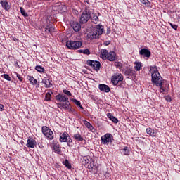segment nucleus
Listing matches in <instances>:
<instances>
[{
  "label": "nucleus",
  "mask_w": 180,
  "mask_h": 180,
  "mask_svg": "<svg viewBox=\"0 0 180 180\" xmlns=\"http://www.w3.org/2000/svg\"><path fill=\"white\" fill-rule=\"evenodd\" d=\"M56 101H60V103H57L58 108L60 109H69L71 112V104L70 103V101H68V96H65V94H59L56 95Z\"/></svg>",
  "instance_id": "nucleus-1"
},
{
  "label": "nucleus",
  "mask_w": 180,
  "mask_h": 180,
  "mask_svg": "<svg viewBox=\"0 0 180 180\" xmlns=\"http://www.w3.org/2000/svg\"><path fill=\"white\" fill-rule=\"evenodd\" d=\"M150 72H151L152 74L151 77L153 84H154V85H156V86L157 85H161V82L164 81V79H162L160 72H158L157 66H150Z\"/></svg>",
  "instance_id": "nucleus-2"
},
{
  "label": "nucleus",
  "mask_w": 180,
  "mask_h": 180,
  "mask_svg": "<svg viewBox=\"0 0 180 180\" xmlns=\"http://www.w3.org/2000/svg\"><path fill=\"white\" fill-rule=\"evenodd\" d=\"M103 33V26L96 25L93 30V32L88 34L90 39H99V37Z\"/></svg>",
  "instance_id": "nucleus-3"
},
{
  "label": "nucleus",
  "mask_w": 180,
  "mask_h": 180,
  "mask_svg": "<svg viewBox=\"0 0 180 180\" xmlns=\"http://www.w3.org/2000/svg\"><path fill=\"white\" fill-rule=\"evenodd\" d=\"M82 46V42L81 41L69 40L66 42V47H68L69 50H78V49H81Z\"/></svg>",
  "instance_id": "nucleus-4"
},
{
  "label": "nucleus",
  "mask_w": 180,
  "mask_h": 180,
  "mask_svg": "<svg viewBox=\"0 0 180 180\" xmlns=\"http://www.w3.org/2000/svg\"><path fill=\"white\" fill-rule=\"evenodd\" d=\"M123 75L122 73H116L112 75L111 78V82L113 85H117V86H122V84H123Z\"/></svg>",
  "instance_id": "nucleus-5"
},
{
  "label": "nucleus",
  "mask_w": 180,
  "mask_h": 180,
  "mask_svg": "<svg viewBox=\"0 0 180 180\" xmlns=\"http://www.w3.org/2000/svg\"><path fill=\"white\" fill-rule=\"evenodd\" d=\"M156 86L160 87V92L163 94V95H167L168 91H169V83L166 80H162L160 85H157Z\"/></svg>",
  "instance_id": "nucleus-6"
},
{
  "label": "nucleus",
  "mask_w": 180,
  "mask_h": 180,
  "mask_svg": "<svg viewBox=\"0 0 180 180\" xmlns=\"http://www.w3.org/2000/svg\"><path fill=\"white\" fill-rule=\"evenodd\" d=\"M41 131L44 136H45L49 140H53V139H54V133H53V131H51L49 127L43 126Z\"/></svg>",
  "instance_id": "nucleus-7"
},
{
  "label": "nucleus",
  "mask_w": 180,
  "mask_h": 180,
  "mask_svg": "<svg viewBox=\"0 0 180 180\" xmlns=\"http://www.w3.org/2000/svg\"><path fill=\"white\" fill-rule=\"evenodd\" d=\"M113 141V135L112 134L107 133L101 136V144L109 146L110 143Z\"/></svg>",
  "instance_id": "nucleus-8"
},
{
  "label": "nucleus",
  "mask_w": 180,
  "mask_h": 180,
  "mask_svg": "<svg viewBox=\"0 0 180 180\" xmlns=\"http://www.w3.org/2000/svg\"><path fill=\"white\" fill-rule=\"evenodd\" d=\"M88 65H90V67H92L94 70L96 71H99L101 70V63L99 61H95V60H87Z\"/></svg>",
  "instance_id": "nucleus-9"
},
{
  "label": "nucleus",
  "mask_w": 180,
  "mask_h": 180,
  "mask_svg": "<svg viewBox=\"0 0 180 180\" xmlns=\"http://www.w3.org/2000/svg\"><path fill=\"white\" fill-rule=\"evenodd\" d=\"M89 19H91V13L88 11H84L80 18L81 23H86Z\"/></svg>",
  "instance_id": "nucleus-10"
},
{
  "label": "nucleus",
  "mask_w": 180,
  "mask_h": 180,
  "mask_svg": "<svg viewBox=\"0 0 180 180\" xmlns=\"http://www.w3.org/2000/svg\"><path fill=\"white\" fill-rule=\"evenodd\" d=\"M60 141L61 143H67L71 141V136L67 132H64L60 134Z\"/></svg>",
  "instance_id": "nucleus-11"
},
{
  "label": "nucleus",
  "mask_w": 180,
  "mask_h": 180,
  "mask_svg": "<svg viewBox=\"0 0 180 180\" xmlns=\"http://www.w3.org/2000/svg\"><path fill=\"white\" fill-rule=\"evenodd\" d=\"M70 25L75 32L81 30V24L77 21H70Z\"/></svg>",
  "instance_id": "nucleus-12"
},
{
  "label": "nucleus",
  "mask_w": 180,
  "mask_h": 180,
  "mask_svg": "<svg viewBox=\"0 0 180 180\" xmlns=\"http://www.w3.org/2000/svg\"><path fill=\"white\" fill-rule=\"evenodd\" d=\"M37 143L36 142V140L32 137H29L27 142V147L28 148H34L36 147Z\"/></svg>",
  "instance_id": "nucleus-13"
},
{
  "label": "nucleus",
  "mask_w": 180,
  "mask_h": 180,
  "mask_svg": "<svg viewBox=\"0 0 180 180\" xmlns=\"http://www.w3.org/2000/svg\"><path fill=\"white\" fill-rule=\"evenodd\" d=\"M140 56H144L147 58L151 57V51L147 49H142L139 51Z\"/></svg>",
  "instance_id": "nucleus-14"
},
{
  "label": "nucleus",
  "mask_w": 180,
  "mask_h": 180,
  "mask_svg": "<svg viewBox=\"0 0 180 180\" xmlns=\"http://www.w3.org/2000/svg\"><path fill=\"white\" fill-rule=\"evenodd\" d=\"M53 148L55 153H57L58 154H60V153H61V146H60V143H58V142L53 141Z\"/></svg>",
  "instance_id": "nucleus-15"
},
{
  "label": "nucleus",
  "mask_w": 180,
  "mask_h": 180,
  "mask_svg": "<svg viewBox=\"0 0 180 180\" xmlns=\"http://www.w3.org/2000/svg\"><path fill=\"white\" fill-rule=\"evenodd\" d=\"M0 4L3 9H5L6 11H9V9H11V6L7 0H0Z\"/></svg>",
  "instance_id": "nucleus-16"
},
{
  "label": "nucleus",
  "mask_w": 180,
  "mask_h": 180,
  "mask_svg": "<svg viewBox=\"0 0 180 180\" xmlns=\"http://www.w3.org/2000/svg\"><path fill=\"white\" fill-rule=\"evenodd\" d=\"M106 60H108V61H115L116 60V53L115 51H110L107 55Z\"/></svg>",
  "instance_id": "nucleus-17"
},
{
  "label": "nucleus",
  "mask_w": 180,
  "mask_h": 180,
  "mask_svg": "<svg viewBox=\"0 0 180 180\" xmlns=\"http://www.w3.org/2000/svg\"><path fill=\"white\" fill-rule=\"evenodd\" d=\"M84 124L92 133H95V131H96V129L94 128V126H92V124L91 123H89V122H88L86 120H84Z\"/></svg>",
  "instance_id": "nucleus-18"
},
{
  "label": "nucleus",
  "mask_w": 180,
  "mask_h": 180,
  "mask_svg": "<svg viewBox=\"0 0 180 180\" xmlns=\"http://www.w3.org/2000/svg\"><path fill=\"white\" fill-rule=\"evenodd\" d=\"M98 88L100 91H102V92H110V88L108 87L106 84H100Z\"/></svg>",
  "instance_id": "nucleus-19"
},
{
  "label": "nucleus",
  "mask_w": 180,
  "mask_h": 180,
  "mask_svg": "<svg viewBox=\"0 0 180 180\" xmlns=\"http://www.w3.org/2000/svg\"><path fill=\"white\" fill-rule=\"evenodd\" d=\"M87 168L90 172H92L94 168L98 170V166L95 165V161L94 160H91V162L88 165Z\"/></svg>",
  "instance_id": "nucleus-20"
},
{
  "label": "nucleus",
  "mask_w": 180,
  "mask_h": 180,
  "mask_svg": "<svg viewBox=\"0 0 180 180\" xmlns=\"http://www.w3.org/2000/svg\"><path fill=\"white\" fill-rule=\"evenodd\" d=\"M108 54H109V51L106 49H102L101 51V58H103V60H106Z\"/></svg>",
  "instance_id": "nucleus-21"
},
{
  "label": "nucleus",
  "mask_w": 180,
  "mask_h": 180,
  "mask_svg": "<svg viewBox=\"0 0 180 180\" xmlns=\"http://www.w3.org/2000/svg\"><path fill=\"white\" fill-rule=\"evenodd\" d=\"M91 160H92V158H91V156L89 155L84 156L83 158V161H82L83 165H86V164H89Z\"/></svg>",
  "instance_id": "nucleus-22"
},
{
  "label": "nucleus",
  "mask_w": 180,
  "mask_h": 180,
  "mask_svg": "<svg viewBox=\"0 0 180 180\" xmlns=\"http://www.w3.org/2000/svg\"><path fill=\"white\" fill-rule=\"evenodd\" d=\"M73 139L76 140V141H84V137L79 133H76L73 136Z\"/></svg>",
  "instance_id": "nucleus-23"
},
{
  "label": "nucleus",
  "mask_w": 180,
  "mask_h": 180,
  "mask_svg": "<svg viewBox=\"0 0 180 180\" xmlns=\"http://www.w3.org/2000/svg\"><path fill=\"white\" fill-rule=\"evenodd\" d=\"M107 117H108V119H110V120L113 122V123H119V120H117L116 117L112 115V113H108Z\"/></svg>",
  "instance_id": "nucleus-24"
},
{
  "label": "nucleus",
  "mask_w": 180,
  "mask_h": 180,
  "mask_svg": "<svg viewBox=\"0 0 180 180\" xmlns=\"http://www.w3.org/2000/svg\"><path fill=\"white\" fill-rule=\"evenodd\" d=\"M42 84H44L45 88H51V86H53V84H51L49 79H43Z\"/></svg>",
  "instance_id": "nucleus-25"
},
{
  "label": "nucleus",
  "mask_w": 180,
  "mask_h": 180,
  "mask_svg": "<svg viewBox=\"0 0 180 180\" xmlns=\"http://www.w3.org/2000/svg\"><path fill=\"white\" fill-rule=\"evenodd\" d=\"M134 64H135L134 70L136 71H141V70H143V66L141 65V62H135Z\"/></svg>",
  "instance_id": "nucleus-26"
},
{
  "label": "nucleus",
  "mask_w": 180,
  "mask_h": 180,
  "mask_svg": "<svg viewBox=\"0 0 180 180\" xmlns=\"http://www.w3.org/2000/svg\"><path fill=\"white\" fill-rule=\"evenodd\" d=\"M146 133L149 134V136H151V137H155V131L152 128H147Z\"/></svg>",
  "instance_id": "nucleus-27"
},
{
  "label": "nucleus",
  "mask_w": 180,
  "mask_h": 180,
  "mask_svg": "<svg viewBox=\"0 0 180 180\" xmlns=\"http://www.w3.org/2000/svg\"><path fill=\"white\" fill-rule=\"evenodd\" d=\"M27 79H29L30 84H32V85H36V84H37V79H34V77H33V76H28Z\"/></svg>",
  "instance_id": "nucleus-28"
},
{
  "label": "nucleus",
  "mask_w": 180,
  "mask_h": 180,
  "mask_svg": "<svg viewBox=\"0 0 180 180\" xmlns=\"http://www.w3.org/2000/svg\"><path fill=\"white\" fill-rule=\"evenodd\" d=\"M70 101L73 102V103L76 104L77 106H79L80 109H84V107L81 105V102L75 98H71Z\"/></svg>",
  "instance_id": "nucleus-29"
},
{
  "label": "nucleus",
  "mask_w": 180,
  "mask_h": 180,
  "mask_svg": "<svg viewBox=\"0 0 180 180\" xmlns=\"http://www.w3.org/2000/svg\"><path fill=\"white\" fill-rule=\"evenodd\" d=\"M48 32L51 34V33H54L56 32V28H54V26L51 25H47Z\"/></svg>",
  "instance_id": "nucleus-30"
},
{
  "label": "nucleus",
  "mask_w": 180,
  "mask_h": 180,
  "mask_svg": "<svg viewBox=\"0 0 180 180\" xmlns=\"http://www.w3.org/2000/svg\"><path fill=\"white\" fill-rule=\"evenodd\" d=\"M63 165H65L66 167V168L68 169H71V168H72V166L71 165V163H70V162L68 161V160H65L63 162Z\"/></svg>",
  "instance_id": "nucleus-31"
},
{
  "label": "nucleus",
  "mask_w": 180,
  "mask_h": 180,
  "mask_svg": "<svg viewBox=\"0 0 180 180\" xmlns=\"http://www.w3.org/2000/svg\"><path fill=\"white\" fill-rule=\"evenodd\" d=\"M91 22L95 24L98 23L99 22V18H98V15L93 14V16L91 17Z\"/></svg>",
  "instance_id": "nucleus-32"
},
{
  "label": "nucleus",
  "mask_w": 180,
  "mask_h": 180,
  "mask_svg": "<svg viewBox=\"0 0 180 180\" xmlns=\"http://www.w3.org/2000/svg\"><path fill=\"white\" fill-rule=\"evenodd\" d=\"M35 70L38 72H41V73H43L44 72L45 70H44V68H43V66H41V65H37L35 67Z\"/></svg>",
  "instance_id": "nucleus-33"
},
{
  "label": "nucleus",
  "mask_w": 180,
  "mask_h": 180,
  "mask_svg": "<svg viewBox=\"0 0 180 180\" xmlns=\"http://www.w3.org/2000/svg\"><path fill=\"white\" fill-rule=\"evenodd\" d=\"M122 151L124 153V155H130V149H129V147H124Z\"/></svg>",
  "instance_id": "nucleus-34"
},
{
  "label": "nucleus",
  "mask_w": 180,
  "mask_h": 180,
  "mask_svg": "<svg viewBox=\"0 0 180 180\" xmlns=\"http://www.w3.org/2000/svg\"><path fill=\"white\" fill-rule=\"evenodd\" d=\"M53 93L51 91L47 92L45 96V101L49 102V101H51V94Z\"/></svg>",
  "instance_id": "nucleus-35"
},
{
  "label": "nucleus",
  "mask_w": 180,
  "mask_h": 180,
  "mask_svg": "<svg viewBox=\"0 0 180 180\" xmlns=\"http://www.w3.org/2000/svg\"><path fill=\"white\" fill-rule=\"evenodd\" d=\"M114 65H115L117 68H119V70H122V68L123 67V63L119 61H116L115 62Z\"/></svg>",
  "instance_id": "nucleus-36"
},
{
  "label": "nucleus",
  "mask_w": 180,
  "mask_h": 180,
  "mask_svg": "<svg viewBox=\"0 0 180 180\" xmlns=\"http://www.w3.org/2000/svg\"><path fill=\"white\" fill-rule=\"evenodd\" d=\"M140 2L145 5V6H148L150 5V1L148 0H140Z\"/></svg>",
  "instance_id": "nucleus-37"
},
{
  "label": "nucleus",
  "mask_w": 180,
  "mask_h": 180,
  "mask_svg": "<svg viewBox=\"0 0 180 180\" xmlns=\"http://www.w3.org/2000/svg\"><path fill=\"white\" fill-rule=\"evenodd\" d=\"M63 94H65V95L66 96H72V94H71V91L67 90V89H64L63 90Z\"/></svg>",
  "instance_id": "nucleus-38"
},
{
  "label": "nucleus",
  "mask_w": 180,
  "mask_h": 180,
  "mask_svg": "<svg viewBox=\"0 0 180 180\" xmlns=\"http://www.w3.org/2000/svg\"><path fill=\"white\" fill-rule=\"evenodd\" d=\"M2 78H4L7 81H11V77H9V75L8 74H4L1 75Z\"/></svg>",
  "instance_id": "nucleus-39"
},
{
  "label": "nucleus",
  "mask_w": 180,
  "mask_h": 180,
  "mask_svg": "<svg viewBox=\"0 0 180 180\" xmlns=\"http://www.w3.org/2000/svg\"><path fill=\"white\" fill-rule=\"evenodd\" d=\"M81 52L83 53V54H86L87 56H89L91 54V51H89V49H86L84 50H81Z\"/></svg>",
  "instance_id": "nucleus-40"
},
{
  "label": "nucleus",
  "mask_w": 180,
  "mask_h": 180,
  "mask_svg": "<svg viewBox=\"0 0 180 180\" xmlns=\"http://www.w3.org/2000/svg\"><path fill=\"white\" fill-rule=\"evenodd\" d=\"M169 25H170L171 27H172V29H174V30H178V25L172 24L171 22H169Z\"/></svg>",
  "instance_id": "nucleus-41"
},
{
  "label": "nucleus",
  "mask_w": 180,
  "mask_h": 180,
  "mask_svg": "<svg viewBox=\"0 0 180 180\" xmlns=\"http://www.w3.org/2000/svg\"><path fill=\"white\" fill-rule=\"evenodd\" d=\"M20 12L23 16H25V17L27 16V13H26V12L25 11V9H23V8H20Z\"/></svg>",
  "instance_id": "nucleus-42"
},
{
  "label": "nucleus",
  "mask_w": 180,
  "mask_h": 180,
  "mask_svg": "<svg viewBox=\"0 0 180 180\" xmlns=\"http://www.w3.org/2000/svg\"><path fill=\"white\" fill-rule=\"evenodd\" d=\"M16 75H17V77L18 78L19 81L20 82H23V77H22V76H20V75L16 73Z\"/></svg>",
  "instance_id": "nucleus-43"
},
{
  "label": "nucleus",
  "mask_w": 180,
  "mask_h": 180,
  "mask_svg": "<svg viewBox=\"0 0 180 180\" xmlns=\"http://www.w3.org/2000/svg\"><path fill=\"white\" fill-rule=\"evenodd\" d=\"M165 99L167 102H171V101H172V99L171 98V96H165Z\"/></svg>",
  "instance_id": "nucleus-44"
},
{
  "label": "nucleus",
  "mask_w": 180,
  "mask_h": 180,
  "mask_svg": "<svg viewBox=\"0 0 180 180\" xmlns=\"http://www.w3.org/2000/svg\"><path fill=\"white\" fill-rule=\"evenodd\" d=\"M5 107L4 106V105L0 104V111L2 112V110H4Z\"/></svg>",
  "instance_id": "nucleus-45"
},
{
  "label": "nucleus",
  "mask_w": 180,
  "mask_h": 180,
  "mask_svg": "<svg viewBox=\"0 0 180 180\" xmlns=\"http://www.w3.org/2000/svg\"><path fill=\"white\" fill-rule=\"evenodd\" d=\"M12 40H13V41H16V42L19 43V39H18L16 37H13V38H12Z\"/></svg>",
  "instance_id": "nucleus-46"
},
{
  "label": "nucleus",
  "mask_w": 180,
  "mask_h": 180,
  "mask_svg": "<svg viewBox=\"0 0 180 180\" xmlns=\"http://www.w3.org/2000/svg\"><path fill=\"white\" fill-rule=\"evenodd\" d=\"M127 72L131 75L133 74V70H128Z\"/></svg>",
  "instance_id": "nucleus-47"
},
{
  "label": "nucleus",
  "mask_w": 180,
  "mask_h": 180,
  "mask_svg": "<svg viewBox=\"0 0 180 180\" xmlns=\"http://www.w3.org/2000/svg\"><path fill=\"white\" fill-rule=\"evenodd\" d=\"M45 32H46V33H49V29H47V25H46V27H45Z\"/></svg>",
  "instance_id": "nucleus-48"
},
{
  "label": "nucleus",
  "mask_w": 180,
  "mask_h": 180,
  "mask_svg": "<svg viewBox=\"0 0 180 180\" xmlns=\"http://www.w3.org/2000/svg\"><path fill=\"white\" fill-rule=\"evenodd\" d=\"M46 1H50V0H46Z\"/></svg>",
  "instance_id": "nucleus-49"
}]
</instances>
